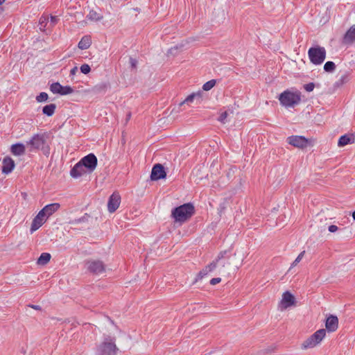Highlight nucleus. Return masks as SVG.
Returning a JSON list of instances; mask_svg holds the SVG:
<instances>
[{
	"label": "nucleus",
	"mask_w": 355,
	"mask_h": 355,
	"mask_svg": "<svg viewBox=\"0 0 355 355\" xmlns=\"http://www.w3.org/2000/svg\"><path fill=\"white\" fill-rule=\"evenodd\" d=\"M280 104L285 107H293L301 101V94L298 91L286 90L278 98Z\"/></svg>",
	"instance_id": "obj_1"
},
{
	"label": "nucleus",
	"mask_w": 355,
	"mask_h": 355,
	"mask_svg": "<svg viewBox=\"0 0 355 355\" xmlns=\"http://www.w3.org/2000/svg\"><path fill=\"white\" fill-rule=\"evenodd\" d=\"M193 212V206L190 203H187L175 208L172 211V216L175 222L182 223L187 220Z\"/></svg>",
	"instance_id": "obj_2"
},
{
	"label": "nucleus",
	"mask_w": 355,
	"mask_h": 355,
	"mask_svg": "<svg viewBox=\"0 0 355 355\" xmlns=\"http://www.w3.org/2000/svg\"><path fill=\"white\" fill-rule=\"evenodd\" d=\"M326 336V330L320 329L304 340L301 344V349L306 350L313 349L320 345Z\"/></svg>",
	"instance_id": "obj_3"
},
{
	"label": "nucleus",
	"mask_w": 355,
	"mask_h": 355,
	"mask_svg": "<svg viewBox=\"0 0 355 355\" xmlns=\"http://www.w3.org/2000/svg\"><path fill=\"white\" fill-rule=\"evenodd\" d=\"M118 348L115 345V340L110 336L105 338L102 343L98 346L96 355H116Z\"/></svg>",
	"instance_id": "obj_4"
},
{
	"label": "nucleus",
	"mask_w": 355,
	"mask_h": 355,
	"mask_svg": "<svg viewBox=\"0 0 355 355\" xmlns=\"http://www.w3.org/2000/svg\"><path fill=\"white\" fill-rule=\"evenodd\" d=\"M308 55L313 64L319 65L325 60L326 50L324 47L319 46L311 47L308 51Z\"/></svg>",
	"instance_id": "obj_5"
},
{
	"label": "nucleus",
	"mask_w": 355,
	"mask_h": 355,
	"mask_svg": "<svg viewBox=\"0 0 355 355\" xmlns=\"http://www.w3.org/2000/svg\"><path fill=\"white\" fill-rule=\"evenodd\" d=\"M227 251L220 252L217 256L216 259L214 260L209 265L205 266L198 275V277L199 279H202L205 276L207 275L209 273L212 272L217 267L218 263H220V260L225 257Z\"/></svg>",
	"instance_id": "obj_6"
},
{
	"label": "nucleus",
	"mask_w": 355,
	"mask_h": 355,
	"mask_svg": "<svg viewBox=\"0 0 355 355\" xmlns=\"http://www.w3.org/2000/svg\"><path fill=\"white\" fill-rule=\"evenodd\" d=\"M287 142L298 148H304L309 144V140L303 136L293 135L287 138Z\"/></svg>",
	"instance_id": "obj_7"
},
{
	"label": "nucleus",
	"mask_w": 355,
	"mask_h": 355,
	"mask_svg": "<svg viewBox=\"0 0 355 355\" xmlns=\"http://www.w3.org/2000/svg\"><path fill=\"white\" fill-rule=\"evenodd\" d=\"M49 218L46 216V214L41 209L38 214L35 216L32 221L31 227L30 231L31 233H33L36 230H37L40 227H41L47 220Z\"/></svg>",
	"instance_id": "obj_8"
},
{
	"label": "nucleus",
	"mask_w": 355,
	"mask_h": 355,
	"mask_svg": "<svg viewBox=\"0 0 355 355\" xmlns=\"http://www.w3.org/2000/svg\"><path fill=\"white\" fill-rule=\"evenodd\" d=\"M80 161L81 164H83V165H84L89 173L94 171L97 166V158L92 153L85 156Z\"/></svg>",
	"instance_id": "obj_9"
},
{
	"label": "nucleus",
	"mask_w": 355,
	"mask_h": 355,
	"mask_svg": "<svg viewBox=\"0 0 355 355\" xmlns=\"http://www.w3.org/2000/svg\"><path fill=\"white\" fill-rule=\"evenodd\" d=\"M87 268L91 272L96 275L103 273L105 271L103 263L98 260L88 261L86 263Z\"/></svg>",
	"instance_id": "obj_10"
},
{
	"label": "nucleus",
	"mask_w": 355,
	"mask_h": 355,
	"mask_svg": "<svg viewBox=\"0 0 355 355\" xmlns=\"http://www.w3.org/2000/svg\"><path fill=\"white\" fill-rule=\"evenodd\" d=\"M295 303V299L293 295L289 293L288 291H286L283 293L282 298L279 304V309L282 310H285L287 308L291 306Z\"/></svg>",
	"instance_id": "obj_11"
},
{
	"label": "nucleus",
	"mask_w": 355,
	"mask_h": 355,
	"mask_svg": "<svg viewBox=\"0 0 355 355\" xmlns=\"http://www.w3.org/2000/svg\"><path fill=\"white\" fill-rule=\"evenodd\" d=\"M121 202V196L119 193H112L108 200L107 209L109 212H114L119 207Z\"/></svg>",
	"instance_id": "obj_12"
},
{
	"label": "nucleus",
	"mask_w": 355,
	"mask_h": 355,
	"mask_svg": "<svg viewBox=\"0 0 355 355\" xmlns=\"http://www.w3.org/2000/svg\"><path fill=\"white\" fill-rule=\"evenodd\" d=\"M166 175V174L162 165L157 164L153 167L150 174L152 180H158L165 178Z\"/></svg>",
	"instance_id": "obj_13"
},
{
	"label": "nucleus",
	"mask_w": 355,
	"mask_h": 355,
	"mask_svg": "<svg viewBox=\"0 0 355 355\" xmlns=\"http://www.w3.org/2000/svg\"><path fill=\"white\" fill-rule=\"evenodd\" d=\"M45 143V139L44 135H35L28 142L31 147V150L35 149H40Z\"/></svg>",
	"instance_id": "obj_14"
},
{
	"label": "nucleus",
	"mask_w": 355,
	"mask_h": 355,
	"mask_svg": "<svg viewBox=\"0 0 355 355\" xmlns=\"http://www.w3.org/2000/svg\"><path fill=\"white\" fill-rule=\"evenodd\" d=\"M87 173H89L87 169L81 164L80 161L76 163L70 171L71 175L74 178H78Z\"/></svg>",
	"instance_id": "obj_15"
},
{
	"label": "nucleus",
	"mask_w": 355,
	"mask_h": 355,
	"mask_svg": "<svg viewBox=\"0 0 355 355\" xmlns=\"http://www.w3.org/2000/svg\"><path fill=\"white\" fill-rule=\"evenodd\" d=\"M326 331L334 332L338 327V319L335 315H329L327 317L325 322Z\"/></svg>",
	"instance_id": "obj_16"
},
{
	"label": "nucleus",
	"mask_w": 355,
	"mask_h": 355,
	"mask_svg": "<svg viewBox=\"0 0 355 355\" xmlns=\"http://www.w3.org/2000/svg\"><path fill=\"white\" fill-rule=\"evenodd\" d=\"M2 164V173L4 174L10 173L15 166L14 160L8 156L3 158Z\"/></svg>",
	"instance_id": "obj_17"
},
{
	"label": "nucleus",
	"mask_w": 355,
	"mask_h": 355,
	"mask_svg": "<svg viewBox=\"0 0 355 355\" xmlns=\"http://www.w3.org/2000/svg\"><path fill=\"white\" fill-rule=\"evenodd\" d=\"M60 208V205L58 202H54V203L46 205L42 209V210L46 214V216L48 218H49L54 213H55Z\"/></svg>",
	"instance_id": "obj_18"
},
{
	"label": "nucleus",
	"mask_w": 355,
	"mask_h": 355,
	"mask_svg": "<svg viewBox=\"0 0 355 355\" xmlns=\"http://www.w3.org/2000/svg\"><path fill=\"white\" fill-rule=\"evenodd\" d=\"M355 141V137L354 135H344L341 136L338 142L339 147H343L346 145L354 144Z\"/></svg>",
	"instance_id": "obj_19"
},
{
	"label": "nucleus",
	"mask_w": 355,
	"mask_h": 355,
	"mask_svg": "<svg viewBox=\"0 0 355 355\" xmlns=\"http://www.w3.org/2000/svg\"><path fill=\"white\" fill-rule=\"evenodd\" d=\"M25 146L21 143L12 144L10 147L11 153L15 156L24 155L25 153Z\"/></svg>",
	"instance_id": "obj_20"
},
{
	"label": "nucleus",
	"mask_w": 355,
	"mask_h": 355,
	"mask_svg": "<svg viewBox=\"0 0 355 355\" xmlns=\"http://www.w3.org/2000/svg\"><path fill=\"white\" fill-rule=\"evenodd\" d=\"M345 43L352 44L355 42V24L351 26L344 36Z\"/></svg>",
	"instance_id": "obj_21"
},
{
	"label": "nucleus",
	"mask_w": 355,
	"mask_h": 355,
	"mask_svg": "<svg viewBox=\"0 0 355 355\" xmlns=\"http://www.w3.org/2000/svg\"><path fill=\"white\" fill-rule=\"evenodd\" d=\"M196 100L199 103L202 101V94L201 92L193 93L189 95L184 101L180 103V105L184 103H191Z\"/></svg>",
	"instance_id": "obj_22"
},
{
	"label": "nucleus",
	"mask_w": 355,
	"mask_h": 355,
	"mask_svg": "<svg viewBox=\"0 0 355 355\" xmlns=\"http://www.w3.org/2000/svg\"><path fill=\"white\" fill-rule=\"evenodd\" d=\"M92 44V39L89 35L83 36L78 44V47L81 50H85L89 48Z\"/></svg>",
	"instance_id": "obj_23"
},
{
	"label": "nucleus",
	"mask_w": 355,
	"mask_h": 355,
	"mask_svg": "<svg viewBox=\"0 0 355 355\" xmlns=\"http://www.w3.org/2000/svg\"><path fill=\"white\" fill-rule=\"evenodd\" d=\"M51 254L47 252H43L41 254L40 257L38 258L37 261V263L38 265L44 266L48 263L51 259Z\"/></svg>",
	"instance_id": "obj_24"
},
{
	"label": "nucleus",
	"mask_w": 355,
	"mask_h": 355,
	"mask_svg": "<svg viewBox=\"0 0 355 355\" xmlns=\"http://www.w3.org/2000/svg\"><path fill=\"white\" fill-rule=\"evenodd\" d=\"M56 106L53 103H51L45 105L42 109V112L44 114L51 116H52L55 110Z\"/></svg>",
	"instance_id": "obj_25"
},
{
	"label": "nucleus",
	"mask_w": 355,
	"mask_h": 355,
	"mask_svg": "<svg viewBox=\"0 0 355 355\" xmlns=\"http://www.w3.org/2000/svg\"><path fill=\"white\" fill-rule=\"evenodd\" d=\"M87 17L91 19V20H94V21H99L101 19H102L103 17L97 13L96 12L94 11V10H91L89 13V15H87Z\"/></svg>",
	"instance_id": "obj_26"
},
{
	"label": "nucleus",
	"mask_w": 355,
	"mask_h": 355,
	"mask_svg": "<svg viewBox=\"0 0 355 355\" xmlns=\"http://www.w3.org/2000/svg\"><path fill=\"white\" fill-rule=\"evenodd\" d=\"M336 69V64L334 62L328 61L324 65V70L327 72H332Z\"/></svg>",
	"instance_id": "obj_27"
},
{
	"label": "nucleus",
	"mask_w": 355,
	"mask_h": 355,
	"mask_svg": "<svg viewBox=\"0 0 355 355\" xmlns=\"http://www.w3.org/2000/svg\"><path fill=\"white\" fill-rule=\"evenodd\" d=\"M304 254H305V251H302V252H300L298 256L297 257V258L295 259V261L291 263V267L290 268L288 269V271H290L293 267H295V266H297V264L298 263H300L301 261V260L302 259V258L304 257Z\"/></svg>",
	"instance_id": "obj_28"
},
{
	"label": "nucleus",
	"mask_w": 355,
	"mask_h": 355,
	"mask_svg": "<svg viewBox=\"0 0 355 355\" xmlns=\"http://www.w3.org/2000/svg\"><path fill=\"white\" fill-rule=\"evenodd\" d=\"M61 86L59 83H54L51 85L50 90L53 94H59V92H60Z\"/></svg>",
	"instance_id": "obj_29"
},
{
	"label": "nucleus",
	"mask_w": 355,
	"mask_h": 355,
	"mask_svg": "<svg viewBox=\"0 0 355 355\" xmlns=\"http://www.w3.org/2000/svg\"><path fill=\"white\" fill-rule=\"evenodd\" d=\"M73 92V89L70 86H61L60 92L59 94L60 95H67L70 94Z\"/></svg>",
	"instance_id": "obj_30"
},
{
	"label": "nucleus",
	"mask_w": 355,
	"mask_h": 355,
	"mask_svg": "<svg viewBox=\"0 0 355 355\" xmlns=\"http://www.w3.org/2000/svg\"><path fill=\"white\" fill-rule=\"evenodd\" d=\"M216 80H211L209 81H207V83H205L203 86H202V89L205 90V91H209L211 89H212L215 85H216Z\"/></svg>",
	"instance_id": "obj_31"
},
{
	"label": "nucleus",
	"mask_w": 355,
	"mask_h": 355,
	"mask_svg": "<svg viewBox=\"0 0 355 355\" xmlns=\"http://www.w3.org/2000/svg\"><path fill=\"white\" fill-rule=\"evenodd\" d=\"M49 96L46 92H41L36 96V101L38 103L45 102L48 100Z\"/></svg>",
	"instance_id": "obj_32"
},
{
	"label": "nucleus",
	"mask_w": 355,
	"mask_h": 355,
	"mask_svg": "<svg viewBox=\"0 0 355 355\" xmlns=\"http://www.w3.org/2000/svg\"><path fill=\"white\" fill-rule=\"evenodd\" d=\"M80 71L84 74H87L90 72L91 68L89 64H84L80 66Z\"/></svg>",
	"instance_id": "obj_33"
},
{
	"label": "nucleus",
	"mask_w": 355,
	"mask_h": 355,
	"mask_svg": "<svg viewBox=\"0 0 355 355\" xmlns=\"http://www.w3.org/2000/svg\"><path fill=\"white\" fill-rule=\"evenodd\" d=\"M227 116V112H224L220 114V115L218 118V121L223 123H225L226 122Z\"/></svg>",
	"instance_id": "obj_34"
},
{
	"label": "nucleus",
	"mask_w": 355,
	"mask_h": 355,
	"mask_svg": "<svg viewBox=\"0 0 355 355\" xmlns=\"http://www.w3.org/2000/svg\"><path fill=\"white\" fill-rule=\"evenodd\" d=\"M314 84L311 83H309V84H306L304 85V89H306V91L307 92H311L314 89Z\"/></svg>",
	"instance_id": "obj_35"
},
{
	"label": "nucleus",
	"mask_w": 355,
	"mask_h": 355,
	"mask_svg": "<svg viewBox=\"0 0 355 355\" xmlns=\"http://www.w3.org/2000/svg\"><path fill=\"white\" fill-rule=\"evenodd\" d=\"M221 281V279L220 277H216V278H213L210 280V284L211 285H215L216 284H218L220 283Z\"/></svg>",
	"instance_id": "obj_36"
},
{
	"label": "nucleus",
	"mask_w": 355,
	"mask_h": 355,
	"mask_svg": "<svg viewBox=\"0 0 355 355\" xmlns=\"http://www.w3.org/2000/svg\"><path fill=\"white\" fill-rule=\"evenodd\" d=\"M58 21V17L55 16L50 17V22L51 26H54Z\"/></svg>",
	"instance_id": "obj_37"
},
{
	"label": "nucleus",
	"mask_w": 355,
	"mask_h": 355,
	"mask_svg": "<svg viewBox=\"0 0 355 355\" xmlns=\"http://www.w3.org/2000/svg\"><path fill=\"white\" fill-rule=\"evenodd\" d=\"M338 227L336 225H331L330 226H329V231L330 232H336L337 230H338Z\"/></svg>",
	"instance_id": "obj_38"
},
{
	"label": "nucleus",
	"mask_w": 355,
	"mask_h": 355,
	"mask_svg": "<svg viewBox=\"0 0 355 355\" xmlns=\"http://www.w3.org/2000/svg\"><path fill=\"white\" fill-rule=\"evenodd\" d=\"M78 69L76 67H73V69H71V75H74L76 73V72L77 71Z\"/></svg>",
	"instance_id": "obj_39"
},
{
	"label": "nucleus",
	"mask_w": 355,
	"mask_h": 355,
	"mask_svg": "<svg viewBox=\"0 0 355 355\" xmlns=\"http://www.w3.org/2000/svg\"><path fill=\"white\" fill-rule=\"evenodd\" d=\"M30 306L35 310H40V306L38 305H30Z\"/></svg>",
	"instance_id": "obj_40"
},
{
	"label": "nucleus",
	"mask_w": 355,
	"mask_h": 355,
	"mask_svg": "<svg viewBox=\"0 0 355 355\" xmlns=\"http://www.w3.org/2000/svg\"><path fill=\"white\" fill-rule=\"evenodd\" d=\"M130 63L132 67L136 66V60L134 59H130Z\"/></svg>",
	"instance_id": "obj_41"
},
{
	"label": "nucleus",
	"mask_w": 355,
	"mask_h": 355,
	"mask_svg": "<svg viewBox=\"0 0 355 355\" xmlns=\"http://www.w3.org/2000/svg\"><path fill=\"white\" fill-rule=\"evenodd\" d=\"M347 78H348L347 75H345L344 76H342L341 79L344 81V80H347Z\"/></svg>",
	"instance_id": "obj_42"
},
{
	"label": "nucleus",
	"mask_w": 355,
	"mask_h": 355,
	"mask_svg": "<svg viewBox=\"0 0 355 355\" xmlns=\"http://www.w3.org/2000/svg\"><path fill=\"white\" fill-rule=\"evenodd\" d=\"M352 218L355 220V211L352 213Z\"/></svg>",
	"instance_id": "obj_43"
},
{
	"label": "nucleus",
	"mask_w": 355,
	"mask_h": 355,
	"mask_svg": "<svg viewBox=\"0 0 355 355\" xmlns=\"http://www.w3.org/2000/svg\"><path fill=\"white\" fill-rule=\"evenodd\" d=\"M6 1V0H0V5Z\"/></svg>",
	"instance_id": "obj_44"
},
{
	"label": "nucleus",
	"mask_w": 355,
	"mask_h": 355,
	"mask_svg": "<svg viewBox=\"0 0 355 355\" xmlns=\"http://www.w3.org/2000/svg\"><path fill=\"white\" fill-rule=\"evenodd\" d=\"M222 266L224 267L225 266V263H222Z\"/></svg>",
	"instance_id": "obj_45"
}]
</instances>
